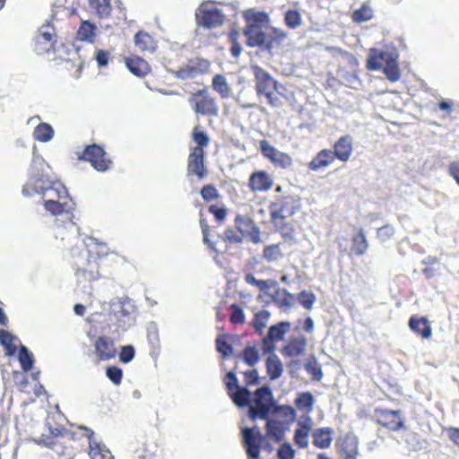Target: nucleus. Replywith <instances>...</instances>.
<instances>
[{
	"instance_id": "nucleus-1",
	"label": "nucleus",
	"mask_w": 459,
	"mask_h": 459,
	"mask_svg": "<svg viewBox=\"0 0 459 459\" xmlns=\"http://www.w3.org/2000/svg\"><path fill=\"white\" fill-rule=\"evenodd\" d=\"M22 194L24 197H36L43 202L46 212L53 216H62L68 221V228L73 230L71 221L74 204L67 189L53 175L51 168L41 157H34L30 165L29 178L23 185Z\"/></svg>"
},
{
	"instance_id": "nucleus-2",
	"label": "nucleus",
	"mask_w": 459,
	"mask_h": 459,
	"mask_svg": "<svg viewBox=\"0 0 459 459\" xmlns=\"http://www.w3.org/2000/svg\"><path fill=\"white\" fill-rule=\"evenodd\" d=\"M263 13H254L253 18H249L247 13V25L244 29V35L247 38V44L251 48L264 46L266 50L271 52L274 48V41L267 40V36L260 24Z\"/></svg>"
},
{
	"instance_id": "nucleus-3",
	"label": "nucleus",
	"mask_w": 459,
	"mask_h": 459,
	"mask_svg": "<svg viewBox=\"0 0 459 459\" xmlns=\"http://www.w3.org/2000/svg\"><path fill=\"white\" fill-rule=\"evenodd\" d=\"M274 404L273 394L267 385L255 390L253 401L249 406V417L252 420L256 419L267 420L270 411Z\"/></svg>"
},
{
	"instance_id": "nucleus-4",
	"label": "nucleus",
	"mask_w": 459,
	"mask_h": 459,
	"mask_svg": "<svg viewBox=\"0 0 459 459\" xmlns=\"http://www.w3.org/2000/svg\"><path fill=\"white\" fill-rule=\"evenodd\" d=\"M300 206V199L298 196L287 195L280 198L270 205L271 219L276 221L293 216L299 211Z\"/></svg>"
},
{
	"instance_id": "nucleus-5",
	"label": "nucleus",
	"mask_w": 459,
	"mask_h": 459,
	"mask_svg": "<svg viewBox=\"0 0 459 459\" xmlns=\"http://www.w3.org/2000/svg\"><path fill=\"white\" fill-rule=\"evenodd\" d=\"M194 111L202 116L219 115V107L207 90H199L189 100Z\"/></svg>"
},
{
	"instance_id": "nucleus-6",
	"label": "nucleus",
	"mask_w": 459,
	"mask_h": 459,
	"mask_svg": "<svg viewBox=\"0 0 459 459\" xmlns=\"http://www.w3.org/2000/svg\"><path fill=\"white\" fill-rule=\"evenodd\" d=\"M196 22L199 26L211 29L221 26L224 16L221 12L212 4H203L195 13Z\"/></svg>"
},
{
	"instance_id": "nucleus-7",
	"label": "nucleus",
	"mask_w": 459,
	"mask_h": 459,
	"mask_svg": "<svg viewBox=\"0 0 459 459\" xmlns=\"http://www.w3.org/2000/svg\"><path fill=\"white\" fill-rule=\"evenodd\" d=\"M81 160L89 161L91 166L100 172H105L111 167L112 161L108 158L106 152L102 147L92 144L85 148Z\"/></svg>"
},
{
	"instance_id": "nucleus-8",
	"label": "nucleus",
	"mask_w": 459,
	"mask_h": 459,
	"mask_svg": "<svg viewBox=\"0 0 459 459\" xmlns=\"http://www.w3.org/2000/svg\"><path fill=\"white\" fill-rule=\"evenodd\" d=\"M110 309L124 328L133 325L134 307L128 298H115L110 301Z\"/></svg>"
},
{
	"instance_id": "nucleus-9",
	"label": "nucleus",
	"mask_w": 459,
	"mask_h": 459,
	"mask_svg": "<svg viewBox=\"0 0 459 459\" xmlns=\"http://www.w3.org/2000/svg\"><path fill=\"white\" fill-rule=\"evenodd\" d=\"M210 62L204 58L191 59L186 65L180 67L177 71L171 73L178 79L187 80L194 79L201 74L208 72Z\"/></svg>"
},
{
	"instance_id": "nucleus-10",
	"label": "nucleus",
	"mask_w": 459,
	"mask_h": 459,
	"mask_svg": "<svg viewBox=\"0 0 459 459\" xmlns=\"http://www.w3.org/2000/svg\"><path fill=\"white\" fill-rule=\"evenodd\" d=\"M56 42L55 29L50 24H45L40 27L36 37V51L39 54L54 52Z\"/></svg>"
},
{
	"instance_id": "nucleus-11",
	"label": "nucleus",
	"mask_w": 459,
	"mask_h": 459,
	"mask_svg": "<svg viewBox=\"0 0 459 459\" xmlns=\"http://www.w3.org/2000/svg\"><path fill=\"white\" fill-rule=\"evenodd\" d=\"M261 151L274 165L281 169H287L292 165V159L287 153L275 149L266 141L261 142Z\"/></svg>"
},
{
	"instance_id": "nucleus-12",
	"label": "nucleus",
	"mask_w": 459,
	"mask_h": 459,
	"mask_svg": "<svg viewBox=\"0 0 459 459\" xmlns=\"http://www.w3.org/2000/svg\"><path fill=\"white\" fill-rule=\"evenodd\" d=\"M85 436L89 438V455L91 459H114L111 452L94 437V432L91 429L83 428Z\"/></svg>"
},
{
	"instance_id": "nucleus-13",
	"label": "nucleus",
	"mask_w": 459,
	"mask_h": 459,
	"mask_svg": "<svg viewBox=\"0 0 459 459\" xmlns=\"http://www.w3.org/2000/svg\"><path fill=\"white\" fill-rule=\"evenodd\" d=\"M253 70L258 95H263L271 90H276L277 82L267 72L259 66H254Z\"/></svg>"
},
{
	"instance_id": "nucleus-14",
	"label": "nucleus",
	"mask_w": 459,
	"mask_h": 459,
	"mask_svg": "<svg viewBox=\"0 0 459 459\" xmlns=\"http://www.w3.org/2000/svg\"><path fill=\"white\" fill-rule=\"evenodd\" d=\"M243 442L248 457L257 459L260 455V445L264 437H259L252 434L248 428L242 429Z\"/></svg>"
},
{
	"instance_id": "nucleus-15",
	"label": "nucleus",
	"mask_w": 459,
	"mask_h": 459,
	"mask_svg": "<svg viewBox=\"0 0 459 459\" xmlns=\"http://www.w3.org/2000/svg\"><path fill=\"white\" fill-rule=\"evenodd\" d=\"M334 154L329 149L321 150L308 163L311 171H324L334 161Z\"/></svg>"
},
{
	"instance_id": "nucleus-16",
	"label": "nucleus",
	"mask_w": 459,
	"mask_h": 459,
	"mask_svg": "<svg viewBox=\"0 0 459 459\" xmlns=\"http://www.w3.org/2000/svg\"><path fill=\"white\" fill-rule=\"evenodd\" d=\"M204 150L194 148L188 157V172L195 174L198 178L204 176Z\"/></svg>"
},
{
	"instance_id": "nucleus-17",
	"label": "nucleus",
	"mask_w": 459,
	"mask_h": 459,
	"mask_svg": "<svg viewBox=\"0 0 459 459\" xmlns=\"http://www.w3.org/2000/svg\"><path fill=\"white\" fill-rule=\"evenodd\" d=\"M97 355L101 360H108L115 357L117 350L114 342L108 337H99L95 342Z\"/></svg>"
},
{
	"instance_id": "nucleus-18",
	"label": "nucleus",
	"mask_w": 459,
	"mask_h": 459,
	"mask_svg": "<svg viewBox=\"0 0 459 459\" xmlns=\"http://www.w3.org/2000/svg\"><path fill=\"white\" fill-rule=\"evenodd\" d=\"M377 422L392 431L403 428V422L398 411H381L378 415Z\"/></svg>"
},
{
	"instance_id": "nucleus-19",
	"label": "nucleus",
	"mask_w": 459,
	"mask_h": 459,
	"mask_svg": "<svg viewBox=\"0 0 459 459\" xmlns=\"http://www.w3.org/2000/svg\"><path fill=\"white\" fill-rule=\"evenodd\" d=\"M334 159L347 161L352 152V139L349 135L341 137L333 145Z\"/></svg>"
},
{
	"instance_id": "nucleus-20",
	"label": "nucleus",
	"mask_w": 459,
	"mask_h": 459,
	"mask_svg": "<svg viewBox=\"0 0 459 459\" xmlns=\"http://www.w3.org/2000/svg\"><path fill=\"white\" fill-rule=\"evenodd\" d=\"M409 327L423 339H429L432 334L431 326L426 316H411L409 319Z\"/></svg>"
},
{
	"instance_id": "nucleus-21",
	"label": "nucleus",
	"mask_w": 459,
	"mask_h": 459,
	"mask_svg": "<svg viewBox=\"0 0 459 459\" xmlns=\"http://www.w3.org/2000/svg\"><path fill=\"white\" fill-rule=\"evenodd\" d=\"M273 181L264 171L253 173L249 178V186L254 192H263L271 188Z\"/></svg>"
},
{
	"instance_id": "nucleus-22",
	"label": "nucleus",
	"mask_w": 459,
	"mask_h": 459,
	"mask_svg": "<svg viewBox=\"0 0 459 459\" xmlns=\"http://www.w3.org/2000/svg\"><path fill=\"white\" fill-rule=\"evenodd\" d=\"M126 65L133 74L138 77L144 76L150 71L148 63L139 56L127 57Z\"/></svg>"
},
{
	"instance_id": "nucleus-23",
	"label": "nucleus",
	"mask_w": 459,
	"mask_h": 459,
	"mask_svg": "<svg viewBox=\"0 0 459 459\" xmlns=\"http://www.w3.org/2000/svg\"><path fill=\"white\" fill-rule=\"evenodd\" d=\"M266 420V435L273 438L275 442H280L283 437L285 434V428L283 422L269 419L267 417Z\"/></svg>"
},
{
	"instance_id": "nucleus-24",
	"label": "nucleus",
	"mask_w": 459,
	"mask_h": 459,
	"mask_svg": "<svg viewBox=\"0 0 459 459\" xmlns=\"http://www.w3.org/2000/svg\"><path fill=\"white\" fill-rule=\"evenodd\" d=\"M265 367L271 380H276L282 375L283 366L276 354H271L266 358Z\"/></svg>"
},
{
	"instance_id": "nucleus-25",
	"label": "nucleus",
	"mask_w": 459,
	"mask_h": 459,
	"mask_svg": "<svg viewBox=\"0 0 459 459\" xmlns=\"http://www.w3.org/2000/svg\"><path fill=\"white\" fill-rule=\"evenodd\" d=\"M307 347L305 337L292 339L282 350V354L286 357H298L301 355Z\"/></svg>"
},
{
	"instance_id": "nucleus-26",
	"label": "nucleus",
	"mask_w": 459,
	"mask_h": 459,
	"mask_svg": "<svg viewBox=\"0 0 459 459\" xmlns=\"http://www.w3.org/2000/svg\"><path fill=\"white\" fill-rule=\"evenodd\" d=\"M229 395L238 407H249L251 404V392L247 387L238 386V388L229 393Z\"/></svg>"
},
{
	"instance_id": "nucleus-27",
	"label": "nucleus",
	"mask_w": 459,
	"mask_h": 459,
	"mask_svg": "<svg viewBox=\"0 0 459 459\" xmlns=\"http://www.w3.org/2000/svg\"><path fill=\"white\" fill-rule=\"evenodd\" d=\"M134 43L142 51L154 52L157 48L156 41L147 32L139 31L134 35Z\"/></svg>"
},
{
	"instance_id": "nucleus-28",
	"label": "nucleus",
	"mask_w": 459,
	"mask_h": 459,
	"mask_svg": "<svg viewBox=\"0 0 459 459\" xmlns=\"http://www.w3.org/2000/svg\"><path fill=\"white\" fill-rule=\"evenodd\" d=\"M263 258L267 263H277L284 258V253L281 248V244H270L266 245L263 250Z\"/></svg>"
},
{
	"instance_id": "nucleus-29",
	"label": "nucleus",
	"mask_w": 459,
	"mask_h": 459,
	"mask_svg": "<svg viewBox=\"0 0 459 459\" xmlns=\"http://www.w3.org/2000/svg\"><path fill=\"white\" fill-rule=\"evenodd\" d=\"M332 442V429L330 428L318 429L313 433L315 446L324 449L330 446Z\"/></svg>"
},
{
	"instance_id": "nucleus-30",
	"label": "nucleus",
	"mask_w": 459,
	"mask_h": 459,
	"mask_svg": "<svg viewBox=\"0 0 459 459\" xmlns=\"http://www.w3.org/2000/svg\"><path fill=\"white\" fill-rule=\"evenodd\" d=\"M97 27L90 21H82L77 31V38L81 41L92 43L96 36Z\"/></svg>"
},
{
	"instance_id": "nucleus-31",
	"label": "nucleus",
	"mask_w": 459,
	"mask_h": 459,
	"mask_svg": "<svg viewBox=\"0 0 459 459\" xmlns=\"http://www.w3.org/2000/svg\"><path fill=\"white\" fill-rule=\"evenodd\" d=\"M55 131L53 127L48 123H39L33 132L35 140L40 143H48L54 137Z\"/></svg>"
},
{
	"instance_id": "nucleus-32",
	"label": "nucleus",
	"mask_w": 459,
	"mask_h": 459,
	"mask_svg": "<svg viewBox=\"0 0 459 459\" xmlns=\"http://www.w3.org/2000/svg\"><path fill=\"white\" fill-rule=\"evenodd\" d=\"M235 225L243 236H247L258 228L255 222L246 215H237L235 218Z\"/></svg>"
},
{
	"instance_id": "nucleus-33",
	"label": "nucleus",
	"mask_w": 459,
	"mask_h": 459,
	"mask_svg": "<svg viewBox=\"0 0 459 459\" xmlns=\"http://www.w3.org/2000/svg\"><path fill=\"white\" fill-rule=\"evenodd\" d=\"M385 61V64L383 67L384 74L391 82H397L401 77V72L396 59L388 56Z\"/></svg>"
},
{
	"instance_id": "nucleus-34",
	"label": "nucleus",
	"mask_w": 459,
	"mask_h": 459,
	"mask_svg": "<svg viewBox=\"0 0 459 459\" xmlns=\"http://www.w3.org/2000/svg\"><path fill=\"white\" fill-rule=\"evenodd\" d=\"M273 222L275 230L281 233L285 241L296 242V234L292 225L285 222L284 220H276Z\"/></svg>"
},
{
	"instance_id": "nucleus-35",
	"label": "nucleus",
	"mask_w": 459,
	"mask_h": 459,
	"mask_svg": "<svg viewBox=\"0 0 459 459\" xmlns=\"http://www.w3.org/2000/svg\"><path fill=\"white\" fill-rule=\"evenodd\" d=\"M212 88L221 95L222 99H227L230 97V89L225 76L221 74H216L212 79Z\"/></svg>"
},
{
	"instance_id": "nucleus-36",
	"label": "nucleus",
	"mask_w": 459,
	"mask_h": 459,
	"mask_svg": "<svg viewBox=\"0 0 459 459\" xmlns=\"http://www.w3.org/2000/svg\"><path fill=\"white\" fill-rule=\"evenodd\" d=\"M17 338L5 330H0V343L6 350L7 355H13L16 352L15 341Z\"/></svg>"
},
{
	"instance_id": "nucleus-37",
	"label": "nucleus",
	"mask_w": 459,
	"mask_h": 459,
	"mask_svg": "<svg viewBox=\"0 0 459 459\" xmlns=\"http://www.w3.org/2000/svg\"><path fill=\"white\" fill-rule=\"evenodd\" d=\"M89 4L100 18L108 16L111 12L109 0H90Z\"/></svg>"
},
{
	"instance_id": "nucleus-38",
	"label": "nucleus",
	"mask_w": 459,
	"mask_h": 459,
	"mask_svg": "<svg viewBox=\"0 0 459 459\" xmlns=\"http://www.w3.org/2000/svg\"><path fill=\"white\" fill-rule=\"evenodd\" d=\"M290 327V324L288 322H281L275 325L271 326L267 333L269 339L272 337L273 341L282 340Z\"/></svg>"
},
{
	"instance_id": "nucleus-39",
	"label": "nucleus",
	"mask_w": 459,
	"mask_h": 459,
	"mask_svg": "<svg viewBox=\"0 0 459 459\" xmlns=\"http://www.w3.org/2000/svg\"><path fill=\"white\" fill-rule=\"evenodd\" d=\"M18 359L23 371L27 372L32 368L34 362L33 356L26 346L21 345Z\"/></svg>"
},
{
	"instance_id": "nucleus-40",
	"label": "nucleus",
	"mask_w": 459,
	"mask_h": 459,
	"mask_svg": "<svg viewBox=\"0 0 459 459\" xmlns=\"http://www.w3.org/2000/svg\"><path fill=\"white\" fill-rule=\"evenodd\" d=\"M315 403L314 396L309 392H304L296 398V405L299 410H307L310 411Z\"/></svg>"
},
{
	"instance_id": "nucleus-41",
	"label": "nucleus",
	"mask_w": 459,
	"mask_h": 459,
	"mask_svg": "<svg viewBox=\"0 0 459 459\" xmlns=\"http://www.w3.org/2000/svg\"><path fill=\"white\" fill-rule=\"evenodd\" d=\"M301 14L298 10L290 9L285 13L284 22L290 29H297L301 24Z\"/></svg>"
},
{
	"instance_id": "nucleus-42",
	"label": "nucleus",
	"mask_w": 459,
	"mask_h": 459,
	"mask_svg": "<svg viewBox=\"0 0 459 459\" xmlns=\"http://www.w3.org/2000/svg\"><path fill=\"white\" fill-rule=\"evenodd\" d=\"M82 241L84 242L85 246H87V247L95 245L98 248L97 254L99 256H104V255H108L109 254L117 255V254L115 252H109L106 243L99 241L97 238H95L93 237H87V238H83Z\"/></svg>"
},
{
	"instance_id": "nucleus-43",
	"label": "nucleus",
	"mask_w": 459,
	"mask_h": 459,
	"mask_svg": "<svg viewBox=\"0 0 459 459\" xmlns=\"http://www.w3.org/2000/svg\"><path fill=\"white\" fill-rule=\"evenodd\" d=\"M269 317L270 313L267 310H261L255 313L253 320V326L255 331L261 333L265 328Z\"/></svg>"
},
{
	"instance_id": "nucleus-44",
	"label": "nucleus",
	"mask_w": 459,
	"mask_h": 459,
	"mask_svg": "<svg viewBox=\"0 0 459 459\" xmlns=\"http://www.w3.org/2000/svg\"><path fill=\"white\" fill-rule=\"evenodd\" d=\"M79 270L89 281L96 280L100 276L99 264L95 260H88L86 267H82Z\"/></svg>"
},
{
	"instance_id": "nucleus-45",
	"label": "nucleus",
	"mask_w": 459,
	"mask_h": 459,
	"mask_svg": "<svg viewBox=\"0 0 459 459\" xmlns=\"http://www.w3.org/2000/svg\"><path fill=\"white\" fill-rule=\"evenodd\" d=\"M244 361L250 367L255 366L259 360L258 351L254 346H247L242 352Z\"/></svg>"
},
{
	"instance_id": "nucleus-46",
	"label": "nucleus",
	"mask_w": 459,
	"mask_h": 459,
	"mask_svg": "<svg viewBox=\"0 0 459 459\" xmlns=\"http://www.w3.org/2000/svg\"><path fill=\"white\" fill-rule=\"evenodd\" d=\"M367 248L368 243L366 240L365 234L360 231L353 238L352 249L356 254L362 255Z\"/></svg>"
},
{
	"instance_id": "nucleus-47",
	"label": "nucleus",
	"mask_w": 459,
	"mask_h": 459,
	"mask_svg": "<svg viewBox=\"0 0 459 459\" xmlns=\"http://www.w3.org/2000/svg\"><path fill=\"white\" fill-rule=\"evenodd\" d=\"M308 437L309 433L307 432V427H305L304 429H296L294 432V442L299 448H306L308 446Z\"/></svg>"
},
{
	"instance_id": "nucleus-48",
	"label": "nucleus",
	"mask_w": 459,
	"mask_h": 459,
	"mask_svg": "<svg viewBox=\"0 0 459 459\" xmlns=\"http://www.w3.org/2000/svg\"><path fill=\"white\" fill-rule=\"evenodd\" d=\"M230 310V322L234 325L245 323V313L242 307L237 304H231Z\"/></svg>"
},
{
	"instance_id": "nucleus-49",
	"label": "nucleus",
	"mask_w": 459,
	"mask_h": 459,
	"mask_svg": "<svg viewBox=\"0 0 459 459\" xmlns=\"http://www.w3.org/2000/svg\"><path fill=\"white\" fill-rule=\"evenodd\" d=\"M107 377L116 385L121 384L123 370L116 366H109L106 368Z\"/></svg>"
},
{
	"instance_id": "nucleus-50",
	"label": "nucleus",
	"mask_w": 459,
	"mask_h": 459,
	"mask_svg": "<svg viewBox=\"0 0 459 459\" xmlns=\"http://www.w3.org/2000/svg\"><path fill=\"white\" fill-rule=\"evenodd\" d=\"M295 454L294 448L288 442L281 444L277 450L278 459H294Z\"/></svg>"
},
{
	"instance_id": "nucleus-51",
	"label": "nucleus",
	"mask_w": 459,
	"mask_h": 459,
	"mask_svg": "<svg viewBox=\"0 0 459 459\" xmlns=\"http://www.w3.org/2000/svg\"><path fill=\"white\" fill-rule=\"evenodd\" d=\"M298 300L305 308L310 310L316 301V296L311 292L303 290L299 293Z\"/></svg>"
},
{
	"instance_id": "nucleus-52",
	"label": "nucleus",
	"mask_w": 459,
	"mask_h": 459,
	"mask_svg": "<svg viewBox=\"0 0 459 459\" xmlns=\"http://www.w3.org/2000/svg\"><path fill=\"white\" fill-rule=\"evenodd\" d=\"M200 194L202 198L207 202L216 200L219 197L218 190L212 185L204 186Z\"/></svg>"
},
{
	"instance_id": "nucleus-53",
	"label": "nucleus",
	"mask_w": 459,
	"mask_h": 459,
	"mask_svg": "<svg viewBox=\"0 0 459 459\" xmlns=\"http://www.w3.org/2000/svg\"><path fill=\"white\" fill-rule=\"evenodd\" d=\"M193 138L196 143L195 148H201L204 150V147H205L209 143L208 134L204 131H198L196 128L194 130Z\"/></svg>"
},
{
	"instance_id": "nucleus-54",
	"label": "nucleus",
	"mask_w": 459,
	"mask_h": 459,
	"mask_svg": "<svg viewBox=\"0 0 459 459\" xmlns=\"http://www.w3.org/2000/svg\"><path fill=\"white\" fill-rule=\"evenodd\" d=\"M135 351L134 346L126 345L121 348V351L119 353V359L123 363H129L134 358Z\"/></svg>"
},
{
	"instance_id": "nucleus-55",
	"label": "nucleus",
	"mask_w": 459,
	"mask_h": 459,
	"mask_svg": "<svg viewBox=\"0 0 459 459\" xmlns=\"http://www.w3.org/2000/svg\"><path fill=\"white\" fill-rule=\"evenodd\" d=\"M224 384L228 389V393H230L239 386L238 377L233 371H230L226 374L224 377Z\"/></svg>"
},
{
	"instance_id": "nucleus-56",
	"label": "nucleus",
	"mask_w": 459,
	"mask_h": 459,
	"mask_svg": "<svg viewBox=\"0 0 459 459\" xmlns=\"http://www.w3.org/2000/svg\"><path fill=\"white\" fill-rule=\"evenodd\" d=\"M216 349L224 357H229L232 352V347L224 338L221 337H219L216 340Z\"/></svg>"
},
{
	"instance_id": "nucleus-57",
	"label": "nucleus",
	"mask_w": 459,
	"mask_h": 459,
	"mask_svg": "<svg viewBox=\"0 0 459 459\" xmlns=\"http://www.w3.org/2000/svg\"><path fill=\"white\" fill-rule=\"evenodd\" d=\"M371 17H372L371 11L365 6L355 11L353 13V20L358 22L369 20V19H371Z\"/></svg>"
},
{
	"instance_id": "nucleus-58",
	"label": "nucleus",
	"mask_w": 459,
	"mask_h": 459,
	"mask_svg": "<svg viewBox=\"0 0 459 459\" xmlns=\"http://www.w3.org/2000/svg\"><path fill=\"white\" fill-rule=\"evenodd\" d=\"M261 350H262L263 353H264V354H269V355L275 354L274 353V351H275L274 341L273 340L272 337L269 339L268 334L262 341Z\"/></svg>"
},
{
	"instance_id": "nucleus-59",
	"label": "nucleus",
	"mask_w": 459,
	"mask_h": 459,
	"mask_svg": "<svg viewBox=\"0 0 459 459\" xmlns=\"http://www.w3.org/2000/svg\"><path fill=\"white\" fill-rule=\"evenodd\" d=\"M225 239L230 243H241L243 240V235L238 233L232 229H228L224 232Z\"/></svg>"
},
{
	"instance_id": "nucleus-60",
	"label": "nucleus",
	"mask_w": 459,
	"mask_h": 459,
	"mask_svg": "<svg viewBox=\"0 0 459 459\" xmlns=\"http://www.w3.org/2000/svg\"><path fill=\"white\" fill-rule=\"evenodd\" d=\"M273 37L271 39L267 38V40H273L274 41V47L280 46L284 39L287 38V32L281 29L273 28Z\"/></svg>"
},
{
	"instance_id": "nucleus-61",
	"label": "nucleus",
	"mask_w": 459,
	"mask_h": 459,
	"mask_svg": "<svg viewBox=\"0 0 459 459\" xmlns=\"http://www.w3.org/2000/svg\"><path fill=\"white\" fill-rule=\"evenodd\" d=\"M394 228L389 226V225H385L384 227H381L377 230V238L382 240V241H385L388 238H390L393 235H394Z\"/></svg>"
},
{
	"instance_id": "nucleus-62",
	"label": "nucleus",
	"mask_w": 459,
	"mask_h": 459,
	"mask_svg": "<svg viewBox=\"0 0 459 459\" xmlns=\"http://www.w3.org/2000/svg\"><path fill=\"white\" fill-rule=\"evenodd\" d=\"M109 56L108 51L100 49L96 52L95 59L100 66H106L108 64Z\"/></svg>"
},
{
	"instance_id": "nucleus-63",
	"label": "nucleus",
	"mask_w": 459,
	"mask_h": 459,
	"mask_svg": "<svg viewBox=\"0 0 459 459\" xmlns=\"http://www.w3.org/2000/svg\"><path fill=\"white\" fill-rule=\"evenodd\" d=\"M247 385H253L258 383V372L255 369L248 370L244 373Z\"/></svg>"
},
{
	"instance_id": "nucleus-64",
	"label": "nucleus",
	"mask_w": 459,
	"mask_h": 459,
	"mask_svg": "<svg viewBox=\"0 0 459 459\" xmlns=\"http://www.w3.org/2000/svg\"><path fill=\"white\" fill-rule=\"evenodd\" d=\"M449 439L459 446V428L450 427L446 429Z\"/></svg>"
}]
</instances>
